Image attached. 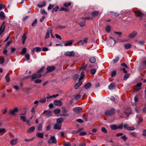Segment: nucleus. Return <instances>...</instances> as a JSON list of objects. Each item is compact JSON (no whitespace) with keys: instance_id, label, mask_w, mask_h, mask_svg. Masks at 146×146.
Wrapping results in <instances>:
<instances>
[{"instance_id":"1","label":"nucleus","mask_w":146,"mask_h":146,"mask_svg":"<svg viewBox=\"0 0 146 146\" xmlns=\"http://www.w3.org/2000/svg\"><path fill=\"white\" fill-rule=\"evenodd\" d=\"M48 142L49 144H51L52 143L56 144L57 143V141L54 136L51 135Z\"/></svg>"},{"instance_id":"2","label":"nucleus","mask_w":146,"mask_h":146,"mask_svg":"<svg viewBox=\"0 0 146 146\" xmlns=\"http://www.w3.org/2000/svg\"><path fill=\"white\" fill-rule=\"evenodd\" d=\"M42 76L41 74H38V73H35L33 74L31 76V80H34L39 78L41 77Z\"/></svg>"},{"instance_id":"3","label":"nucleus","mask_w":146,"mask_h":146,"mask_svg":"<svg viewBox=\"0 0 146 146\" xmlns=\"http://www.w3.org/2000/svg\"><path fill=\"white\" fill-rule=\"evenodd\" d=\"M19 111L18 108L17 107H15L13 110H11L10 111V114L15 115V113L18 112Z\"/></svg>"},{"instance_id":"4","label":"nucleus","mask_w":146,"mask_h":146,"mask_svg":"<svg viewBox=\"0 0 146 146\" xmlns=\"http://www.w3.org/2000/svg\"><path fill=\"white\" fill-rule=\"evenodd\" d=\"M75 53L73 51H67L64 53V55L66 56H74Z\"/></svg>"},{"instance_id":"5","label":"nucleus","mask_w":146,"mask_h":146,"mask_svg":"<svg viewBox=\"0 0 146 146\" xmlns=\"http://www.w3.org/2000/svg\"><path fill=\"white\" fill-rule=\"evenodd\" d=\"M114 109H112L111 110L106 111L105 115L106 116H108L113 114L114 113Z\"/></svg>"},{"instance_id":"6","label":"nucleus","mask_w":146,"mask_h":146,"mask_svg":"<svg viewBox=\"0 0 146 146\" xmlns=\"http://www.w3.org/2000/svg\"><path fill=\"white\" fill-rule=\"evenodd\" d=\"M135 13L136 15L139 17L140 19H141L143 15V14L139 11H135Z\"/></svg>"},{"instance_id":"7","label":"nucleus","mask_w":146,"mask_h":146,"mask_svg":"<svg viewBox=\"0 0 146 146\" xmlns=\"http://www.w3.org/2000/svg\"><path fill=\"white\" fill-rule=\"evenodd\" d=\"M62 99H61L60 100H55L54 101V104L55 105L60 106H61L62 105V102L61 101V100Z\"/></svg>"},{"instance_id":"8","label":"nucleus","mask_w":146,"mask_h":146,"mask_svg":"<svg viewBox=\"0 0 146 146\" xmlns=\"http://www.w3.org/2000/svg\"><path fill=\"white\" fill-rule=\"evenodd\" d=\"M61 128V124L56 123L55 124L54 126V128L55 129L60 130Z\"/></svg>"},{"instance_id":"9","label":"nucleus","mask_w":146,"mask_h":146,"mask_svg":"<svg viewBox=\"0 0 146 146\" xmlns=\"http://www.w3.org/2000/svg\"><path fill=\"white\" fill-rule=\"evenodd\" d=\"M41 50V48L40 47H37L33 48L32 51V52L34 53L35 52H37L40 51Z\"/></svg>"},{"instance_id":"10","label":"nucleus","mask_w":146,"mask_h":146,"mask_svg":"<svg viewBox=\"0 0 146 146\" xmlns=\"http://www.w3.org/2000/svg\"><path fill=\"white\" fill-rule=\"evenodd\" d=\"M55 68V67L54 66H50L47 67L46 68V70L47 72H50L54 70Z\"/></svg>"},{"instance_id":"11","label":"nucleus","mask_w":146,"mask_h":146,"mask_svg":"<svg viewBox=\"0 0 146 146\" xmlns=\"http://www.w3.org/2000/svg\"><path fill=\"white\" fill-rule=\"evenodd\" d=\"M137 35V32L136 31H134L129 35V37L131 38H133Z\"/></svg>"},{"instance_id":"12","label":"nucleus","mask_w":146,"mask_h":146,"mask_svg":"<svg viewBox=\"0 0 146 146\" xmlns=\"http://www.w3.org/2000/svg\"><path fill=\"white\" fill-rule=\"evenodd\" d=\"M82 84V81L81 80H79V82L75 84L74 88L76 89H77Z\"/></svg>"},{"instance_id":"13","label":"nucleus","mask_w":146,"mask_h":146,"mask_svg":"<svg viewBox=\"0 0 146 146\" xmlns=\"http://www.w3.org/2000/svg\"><path fill=\"white\" fill-rule=\"evenodd\" d=\"M4 22H3L2 25L0 27V35L2 34L4 31L5 27L4 26Z\"/></svg>"},{"instance_id":"14","label":"nucleus","mask_w":146,"mask_h":146,"mask_svg":"<svg viewBox=\"0 0 146 146\" xmlns=\"http://www.w3.org/2000/svg\"><path fill=\"white\" fill-rule=\"evenodd\" d=\"M82 110V108L77 107L74 108L73 110L76 113H79Z\"/></svg>"},{"instance_id":"15","label":"nucleus","mask_w":146,"mask_h":146,"mask_svg":"<svg viewBox=\"0 0 146 146\" xmlns=\"http://www.w3.org/2000/svg\"><path fill=\"white\" fill-rule=\"evenodd\" d=\"M116 87V85L114 83H111L109 86L108 88L110 90H112Z\"/></svg>"},{"instance_id":"16","label":"nucleus","mask_w":146,"mask_h":146,"mask_svg":"<svg viewBox=\"0 0 146 146\" xmlns=\"http://www.w3.org/2000/svg\"><path fill=\"white\" fill-rule=\"evenodd\" d=\"M87 39L86 38L84 39L83 40H80L78 42V43L80 45H83L84 44L86 43L87 42Z\"/></svg>"},{"instance_id":"17","label":"nucleus","mask_w":146,"mask_h":146,"mask_svg":"<svg viewBox=\"0 0 146 146\" xmlns=\"http://www.w3.org/2000/svg\"><path fill=\"white\" fill-rule=\"evenodd\" d=\"M46 3L44 1L43 2H40L38 4V6L40 7L41 8L45 6L46 5Z\"/></svg>"},{"instance_id":"18","label":"nucleus","mask_w":146,"mask_h":146,"mask_svg":"<svg viewBox=\"0 0 146 146\" xmlns=\"http://www.w3.org/2000/svg\"><path fill=\"white\" fill-rule=\"evenodd\" d=\"M92 86V84L90 82H88L85 84L84 87L86 89H89Z\"/></svg>"},{"instance_id":"19","label":"nucleus","mask_w":146,"mask_h":146,"mask_svg":"<svg viewBox=\"0 0 146 146\" xmlns=\"http://www.w3.org/2000/svg\"><path fill=\"white\" fill-rule=\"evenodd\" d=\"M35 129V127L34 126L30 127L28 129L27 132L28 133H31L34 131Z\"/></svg>"},{"instance_id":"20","label":"nucleus","mask_w":146,"mask_h":146,"mask_svg":"<svg viewBox=\"0 0 146 146\" xmlns=\"http://www.w3.org/2000/svg\"><path fill=\"white\" fill-rule=\"evenodd\" d=\"M18 140L17 138L14 139H12L10 141V144L12 145H15L17 143V141Z\"/></svg>"},{"instance_id":"21","label":"nucleus","mask_w":146,"mask_h":146,"mask_svg":"<svg viewBox=\"0 0 146 146\" xmlns=\"http://www.w3.org/2000/svg\"><path fill=\"white\" fill-rule=\"evenodd\" d=\"M74 42V40H70L69 41L66 42L64 44V45L65 46H69L71 45Z\"/></svg>"},{"instance_id":"22","label":"nucleus","mask_w":146,"mask_h":146,"mask_svg":"<svg viewBox=\"0 0 146 146\" xmlns=\"http://www.w3.org/2000/svg\"><path fill=\"white\" fill-rule=\"evenodd\" d=\"M25 114H23V113L21 114H20L21 116H20L21 120H22L24 122H25L26 121V118L25 116H24L22 115H25Z\"/></svg>"},{"instance_id":"23","label":"nucleus","mask_w":146,"mask_h":146,"mask_svg":"<svg viewBox=\"0 0 146 146\" xmlns=\"http://www.w3.org/2000/svg\"><path fill=\"white\" fill-rule=\"evenodd\" d=\"M110 127L112 130L117 129V125L116 124H112L110 125Z\"/></svg>"},{"instance_id":"24","label":"nucleus","mask_w":146,"mask_h":146,"mask_svg":"<svg viewBox=\"0 0 146 146\" xmlns=\"http://www.w3.org/2000/svg\"><path fill=\"white\" fill-rule=\"evenodd\" d=\"M27 36L25 34H23L22 39V42L23 44H24L25 43V40L27 38Z\"/></svg>"},{"instance_id":"25","label":"nucleus","mask_w":146,"mask_h":146,"mask_svg":"<svg viewBox=\"0 0 146 146\" xmlns=\"http://www.w3.org/2000/svg\"><path fill=\"white\" fill-rule=\"evenodd\" d=\"M0 17L2 20L5 17L4 13L3 11L0 12Z\"/></svg>"},{"instance_id":"26","label":"nucleus","mask_w":146,"mask_h":146,"mask_svg":"<svg viewBox=\"0 0 146 146\" xmlns=\"http://www.w3.org/2000/svg\"><path fill=\"white\" fill-rule=\"evenodd\" d=\"M36 136L41 138H43L44 137V135L42 133L38 132L36 133Z\"/></svg>"},{"instance_id":"27","label":"nucleus","mask_w":146,"mask_h":146,"mask_svg":"<svg viewBox=\"0 0 146 146\" xmlns=\"http://www.w3.org/2000/svg\"><path fill=\"white\" fill-rule=\"evenodd\" d=\"M46 116L49 117L52 116V111L48 110Z\"/></svg>"},{"instance_id":"28","label":"nucleus","mask_w":146,"mask_h":146,"mask_svg":"<svg viewBox=\"0 0 146 146\" xmlns=\"http://www.w3.org/2000/svg\"><path fill=\"white\" fill-rule=\"evenodd\" d=\"M125 112L127 114H130L131 113V109L128 108L126 110Z\"/></svg>"},{"instance_id":"29","label":"nucleus","mask_w":146,"mask_h":146,"mask_svg":"<svg viewBox=\"0 0 146 146\" xmlns=\"http://www.w3.org/2000/svg\"><path fill=\"white\" fill-rule=\"evenodd\" d=\"M42 125L41 124H39L37 126V128L38 131H41L42 129Z\"/></svg>"},{"instance_id":"30","label":"nucleus","mask_w":146,"mask_h":146,"mask_svg":"<svg viewBox=\"0 0 146 146\" xmlns=\"http://www.w3.org/2000/svg\"><path fill=\"white\" fill-rule=\"evenodd\" d=\"M51 30L48 31H47L46 35V36L45 37V38L46 39L48 38L50 36V33H51Z\"/></svg>"},{"instance_id":"31","label":"nucleus","mask_w":146,"mask_h":146,"mask_svg":"<svg viewBox=\"0 0 146 146\" xmlns=\"http://www.w3.org/2000/svg\"><path fill=\"white\" fill-rule=\"evenodd\" d=\"M89 60L91 63H94L95 62L96 59L94 57H92L90 58Z\"/></svg>"},{"instance_id":"32","label":"nucleus","mask_w":146,"mask_h":146,"mask_svg":"<svg viewBox=\"0 0 146 146\" xmlns=\"http://www.w3.org/2000/svg\"><path fill=\"white\" fill-rule=\"evenodd\" d=\"M63 119L62 118H58L57 119V123L61 124V123L63 121Z\"/></svg>"},{"instance_id":"33","label":"nucleus","mask_w":146,"mask_h":146,"mask_svg":"<svg viewBox=\"0 0 146 146\" xmlns=\"http://www.w3.org/2000/svg\"><path fill=\"white\" fill-rule=\"evenodd\" d=\"M99 13V12L98 11H95L93 12L92 13V16H97L98 14Z\"/></svg>"},{"instance_id":"34","label":"nucleus","mask_w":146,"mask_h":146,"mask_svg":"<svg viewBox=\"0 0 146 146\" xmlns=\"http://www.w3.org/2000/svg\"><path fill=\"white\" fill-rule=\"evenodd\" d=\"M84 76V72L82 71L81 72V76L80 78H79V80H82L83 79Z\"/></svg>"},{"instance_id":"35","label":"nucleus","mask_w":146,"mask_h":146,"mask_svg":"<svg viewBox=\"0 0 146 146\" xmlns=\"http://www.w3.org/2000/svg\"><path fill=\"white\" fill-rule=\"evenodd\" d=\"M83 128H81L80 129H79L77 131H72V133L75 134H77L79 132H80L82 130H83Z\"/></svg>"},{"instance_id":"36","label":"nucleus","mask_w":146,"mask_h":146,"mask_svg":"<svg viewBox=\"0 0 146 146\" xmlns=\"http://www.w3.org/2000/svg\"><path fill=\"white\" fill-rule=\"evenodd\" d=\"M5 78L7 82H9L10 81V79L8 74H7L5 76Z\"/></svg>"},{"instance_id":"37","label":"nucleus","mask_w":146,"mask_h":146,"mask_svg":"<svg viewBox=\"0 0 146 146\" xmlns=\"http://www.w3.org/2000/svg\"><path fill=\"white\" fill-rule=\"evenodd\" d=\"M124 47L126 49H128L130 48L131 47V45L129 43L125 44Z\"/></svg>"},{"instance_id":"38","label":"nucleus","mask_w":146,"mask_h":146,"mask_svg":"<svg viewBox=\"0 0 146 146\" xmlns=\"http://www.w3.org/2000/svg\"><path fill=\"white\" fill-rule=\"evenodd\" d=\"M130 134L133 137H136L137 136V133L134 132H131L130 133Z\"/></svg>"},{"instance_id":"39","label":"nucleus","mask_w":146,"mask_h":146,"mask_svg":"<svg viewBox=\"0 0 146 146\" xmlns=\"http://www.w3.org/2000/svg\"><path fill=\"white\" fill-rule=\"evenodd\" d=\"M60 111V110L59 109H56L54 110V112L56 114L59 113Z\"/></svg>"},{"instance_id":"40","label":"nucleus","mask_w":146,"mask_h":146,"mask_svg":"<svg viewBox=\"0 0 146 146\" xmlns=\"http://www.w3.org/2000/svg\"><path fill=\"white\" fill-rule=\"evenodd\" d=\"M96 71V70L95 68H93L91 70V73L92 74H94Z\"/></svg>"},{"instance_id":"41","label":"nucleus","mask_w":146,"mask_h":146,"mask_svg":"<svg viewBox=\"0 0 146 146\" xmlns=\"http://www.w3.org/2000/svg\"><path fill=\"white\" fill-rule=\"evenodd\" d=\"M27 51V49L26 48H23L22 50L21 51V54L22 55H24L25 54V53Z\"/></svg>"},{"instance_id":"42","label":"nucleus","mask_w":146,"mask_h":146,"mask_svg":"<svg viewBox=\"0 0 146 146\" xmlns=\"http://www.w3.org/2000/svg\"><path fill=\"white\" fill-rule=\"evenodd\" d=\"M79 24L80 27H84L85 26V21L80 22L79 23Z\"/></svg>"},{"instance_id":"43","label":"nucleus","mask_w":146,"mask_h":146,"mask_svg":"<svg viewBox=\"0 0 146 146\" xmlns=\"http://www.w3.org/2000/svg\"><path fill=\"white\" fill-rule=\"evenodd\" d=\"M123 127V124H121L118 125H117V129H122Z\"/></svg>"},{"instance_id":"44","label":"nucleus","mask_w":146,"mask_h":146,"mask_svg":"<svg viewBox=\"0 0 146 146\" xmlns=\"http://www.w3.org/2000/svg\"><path fill=\"white\" fill-rule=\"evenodd\" d=\"M135 128L134 127H129L127 130L130 131H134L135 130Z\"/></svg>"},{"instance_id":"45","label":"nucleus","mask_w":146,"mask_h":146,"mask_svg":"<svg viewBox=\"0 0 146 146\" xmlns=\"http://www.w3.org/2000/svg\"><path fill=\"white\" fill-rule=\"evenodd\" d=\"M80 97L81 95L79 94H78L75 96V100H77L80 98Z\"/></svg>"},{"instance_id":"46","label":"nucleus","mask_w":146,"mask_h":146,"mask_svg":"<svg viewBox=\"0 0 146 146\" xmlns=\"http://www.w3.org/2000/svg\"><path fill=\"white\" fill-rule=\"evenodd\" d=\"M42 80L40 79H37L35 80V83H40L42 82Z\"/></svg>"},{"instance_id":"47","label":"nucleus","mask_w":146,"mask_h":146,"mask_svg":"<svg viewBox=\"0 0 146 146\" xmlns=\"http://www.w3.org/2000/svg\"><path fill=\"white\" fill-rule=\"evenodd\" d=\"M46 101V99L45 98L43 99H40L39 100V102L42 103H44Z\"/></svg>"},{"instance_id":"48","label":"nucleus","mask_w":146,"mask_h":146,"mask_svg":"<svg viewBox=\"0 0 146 146\" xmlns=\"http://www.w3.org/2000/svg\"><path fill=\"white\" fill-rule=\"evenodd\" d=\"M106 29L107 32L109 33L110 31V28L109 26H107Z\"/></svg>"},{"instance_id":"49","label":"nucleus","mask_w":146,"mask_h":146,"mask_svg":"<svg viewBox=\"0 0 146 146\" xmlns=\"http://www.w3.org/2000/svg\"><path fill=\"white\" fill-rule=\"evenodd\" d=\"M101 131L102 132L104 133H106L107 132V131L106 129L104 127H103L101 129Z\"/></svg>"},{"instance_id":"50","label":"nucleus","mask_w":146,"mask_h":146,"mask_svg":"<svg viewBox=\"0 0 146 146\" xmlns=\"http://www.w3.org/2000/svg\"><path fill=\"white\" fill-rule=\"evenodd\" d=\"M130 74H125V76L124 78V80H127Z\"/></svg>"},{"instance_id":"51","label":"nucleus","mask_w":146,"mask_h":146,"mask_svg":"<svg viewBox=\"0 0 146 146\" xmlns=\"http://www.w3.org/2000/svg\"><path fill=\"white\" fill-rule=\"evenodd\" d=\"M25 56L26 57L27 60H28L30 59V55L29 54H26L25 55Z\"/></svg>"},{"instance_id":"52","label":"nucleus","mask_w":146,"mask_h":146,"mask_svg":"<svg viewBox=\"0 0 146 146\" xmlns=\"http://www.w3.org/2000/svg\"><path fill=\"white\" fill-rule=\"evenodd\" d=\"M44 68V66L42 67L41 68H40L37 72V73H38L40 72H42Z\"/></svg>"},{"instance_id":"53","label":"nucleus","mask_w":146,"mask_h":146,"mask_svg":"<svg viewBox=\"0 0 146 146\" xmlns=\"http://www.w3.org/2000/svg\"><path fill=\"white\" fill-rule=\"evenodd\" d=\"M4 62V59L3 57H0V64H2Z\"/></svg>"},{"instance_id":"54","label":"nucleus","mask_w":146,"mask_h":146,"mask_svg":"<svg viewBox=\"0 0 146 146\" xmlns=\"http://www.w3.org/2000/svg\"><path fill=\"white\" fill-rule=\"evenodd\" d=\"M119 57H117L115 59L113 60V63L115 64V63H117L119 60Z\"/></svg>"},{"instance_id":"55","label":"nucleus","mask_w":146,"mask_h":146,"mask_svg":"<svg viewBox=\"0 0 146 146\" xmlns=\"http://www.w3.org/2000/svg\"><path fill=\"white\" fill-rule=\"evenodd\" d=\"M64 146H71V143L69 142H66L64 144Z\"/></svg>"},{"instance_id":"56","label":"nucleus","mask_w":146,"mask_h":146,"mask_svg":"<svg viewBox=\"0 0 146 146\" xmlns=\"http://www.w3.org/2000/svg\"><path fill=\"white\" fill-rule=\"evenodd\" d=\"M123 127L124 128V129H126L127 130H128L129 127L126 123H125L124 124V125H123Z\"/></svg>"},{"instance_id":"57","label":"nucleus","mask_w":146,"mask_h":146,"mask_svg":"<svg viewBox=\"0 0 146 146\" xmlns=\"http://www.w3.org/2000/svg\"><path fill=\"white\" fill-rule=\"evenodd\" d=\"M66 27L65 26L58 25L57 27V28L62 29L66 28Z\"/></svg>"},{"instance_id":"58","label":"nucleus","mask_w":146,"mask_h":146,"mask_svg":"<svg viewBox=\"0 0 146 146\" xmlns=\"http://www.w3.org/2000/svg\"><path fill=\"white\" fill-rule=\"evenodd\" d=\"M54 5H53L50 4L48 7L47 9L48 10H50L52 9Z\"/></svg>"},{"instance_id":"59","label":"nucleus","mask_w":146,"mask_h":146,"mask_svg":"<svg viewBox=\"0 0 146 146\" xmlns=\"http://www.w3.org/2000/svg\"><path fill=\"white\" fill-rule=\"evenodd\" d=\"M71 5V3H66L64 4V5L66 7H68L69 6H70Z\"/></svg>"},{"instance_id":"60","label":"nucleus","mask_w":146,"mask_h":146,"mask_svg":"<svg viewBox=\"0 0 146 146\" xmlns=\"http://www.w3.org/2000/svg\"><path fill=\"white\" fill-rule=\"evenodd\" d=\"M41 13L42 14L46 15L47 14L44 9H42L41 10Z\"/></svg>"},{"instance_id":"61","label":"nucleus","mask_w":146,"mask_h":146,"mask_svg":"<svg viewBox=\"0 0 146 146\" xmlns=\"http://www.w3.org/2000/svg\"><path fill=\"white\" fill-rule=\"evenodd\" d=\"M86 132L83 131L82 132H81L79 134V135L80 136H84V135H86Z\"/></svg>"},{"instance_id":"62","label":"nucleus","mask_w":146,"mask_h":146,"mask_svg":"<svg viewBox=\"0 0 146 146\" xmlns=\"http://www.w3.org/2000/svg\"><path fill=\"white\" fill-rule=\"evenodd\" d=\"M37 23V20L36 19H35L34 21L33 22L32 25L33 26H34L36 25Z\"/></svg>"},{"instance_id":"63","label":"nucleus","mask_w":146,"mask_h":146,"mask_svg":"<svg viewBox=\"0 0 146 146\" xmlns=\"http://www.w3.org/2000/svg\"><path fill=\"white\" fill-rule=\"evenodd\" d=\"M86 143L84 142H82L80 143L79 146H86Z\"/></svg>"},{"instance_id":"64","label":"nucleus","mask_w":146,"mask_h":146,"mask_svg":"<svg viewBox=\"0 0 146 146\" xmlns=\"http://www.w3.org/2000/svg\"><path fill=\"white\" fill-rule=\"evenodd\" d=\"M59 9V7L58 6H56L53 9V11H54L55 12H56L57 11L58 9Z\"/></svg>"}]
</instances>
